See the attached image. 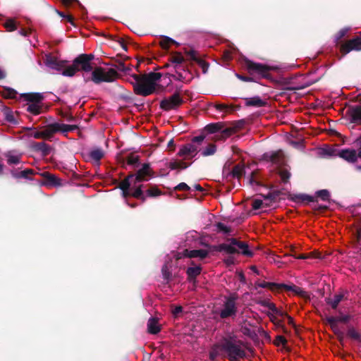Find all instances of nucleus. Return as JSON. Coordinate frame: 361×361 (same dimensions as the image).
<instances>
[{
    "label": "nucleus",
    "instance_id": "35",
    "mask_svg": "<svg viewBox=\"0 0 361 361\" xmlns=\"http://www.w3.org/2000/svg\"><path fill=\"white\" fill-rule=\"evenodd\" d=\"M4 27L8 31H13L16 29V22L13 19L8 18L4 23Z\"/></svg>",
    "mask_w": 361,
    "mask_h": 361
},
{
    "label": "nucleus",
    "instance_id": "16",
    "mask_svg": "<svg viewBox=\"0 0 361 361\" xmlns=\"http://www.w3.org/2000/svg\"><path fill=\"white\" fill-rule=\"evenodd\" d=\"M341 50L345 53H348L352 50H361V37H357L349 40L346 44L342 46Z\"/></svg>",
    "mask_w": 361,
    "mask_h": 361
},
{
    "label": "nucleus",
    "instance_id": "29",
    "mask_svg": "<svg viewBox=\"0 0 361 361\" xmlns=\"http://www.w3.org/2000/svg\"><path fill=\"white\" fill-rule=\"evenodd\" d=\"M222 125L221 123H212L206 126L205 129L210 133H219L221 130Z\"/></svg>",
    "mask_w": 361,
    "mask_h": 361
},
{
    "label": "nucleus",
    "instance_id": "55",
    "mask_svg": "<svg viewBox=\"0 0 361 361\" xmlns=\"http://www.w3.org/2000/svg\"><path fill=\"white\" fill-rule=\"evenodd\" d=\"M270 302H270L269 300H267V299L262 300H259V301L258 302V303H259L260 305L264 306V307H268V306H269V303H270Z\"/></svg>",
    "mask_w": 361,
    "mask_h": 361
},
{
    "label": "nucleus",
    "instance_id": "24",
    "mask_svg": "<svg viewBox=\"0 0 361 361\" xmlns=\"http://www.w3.org/2000/svg\"><path fill=\"white\" fill-rule=\"evenodd\" d=\"M159 44L164 49H168L171 44H175L177 46L179 45V43L167 36H162Z\"/></svg>",
    "mask_w": 361,
    "mask_h": 361
},
{
    "label": "nucleus",
    "instance_id": "48",
    "mask_svg": "<svg viewBox=\"0 0 361 361\" xmlns=\"http://www.w3.org/2000/svg\"><path fill=\"white\" fill-rule=\"evenodd\" d=\"M176 190L188 191L190 187L185 183H180L175 188Z\"/></svg>",
    "mask_w": 361,
    "mask_h": 361
},
{
    "label": "nucleus",
    "instance_id": "43",
    "mask_svg": "<svg viewBox=\"0 0 361 361\" xmlns=\"http://www.w3.org/2000/svg\"><path fill=\"white\" fill-rule=\"evenodd\" d=\"M280 176L282 179V180L286 183L288 180V179L290 178V173H289V171H288L286 169H283V170H281L280 171Z\"/></svg>",
    "mask_w": 361,
    "mask_h": 361
},
{
    "label": "nucleus",
    "instance_id": "3",
    "mask_svg": "<svg viewBox=\"0 0 361 361\" xmlns=\"http://www.w3.org/2000/svg\"><path fill=\"white\" fill-rule=\"evenodd\" d=\"M165 66L173 69L171 75L176 80L188 82L192 78L191 73L185 68V58L180 52L172 53Z\"/></svg>",
    "mask_w": 361,
    "mask_h": 361
},
{
    "label": "nucleus",
    "instance_id": "41",
    "mask_svg": "<svg viewBox=\"0 0 361 361\" xmlns=\"http://www.w3.org/2000/svg\"><path fill=\"white\" fill-rule=\"evenodd\" d=\"M243 172V168L240 165H236L234 166L232 171L233 176L234 177L239 178L242 176Z\"/></svg>",
    "mask_w": 361,
    "mask_h": 361
},
{
    "label": "nucleus",
    "instance_id": "46",
    "mask_svg": "<svg viewBox=\"0 0 361 361\" xmlns=\"http://www.w3.org/2000/svg\"><path fill=\"white\" fill-rule=\"evenodd\" d=\"M161 192L157 188H152L147 190V195L150 197L159 195Z\"/></svg>",
    "mask_w": 361,
    "mask_h": 361
},
{
    "label": "nucleus",
    "instance_id": "56",
    "mask_svg": "<svg viewBox=\"0 0 361 361\" xmlns=\"http://www.w3.org/2000/svg\"><path fill=\"white\" fill-rule=\"evenodd\" d=\"M216 109L220 110V111H227V106L225 105V104H217L216 106Z\"/></svg>",
    "mask_w": 361,
    "mask_h": 361
},
{
    "label": "nucleus",
    "instance_id": "27",
    "mask_svg": "<svg viewBox=\"0 0 361 361\" xmlns=\"http://www.w3.org/2000/svg\"><path fill=\"white\" fill-rule=\"evenodd\" d=\"M216 151V145L214 144L208 145L205 148L201 149L200 154L203 157L213 155Z\"/></svg>",
    "mask_w": 361,
    "mask_h": 361
},
{
    "label": "nucleus",
    "instance_id": "60",
    "mask_svg": "<svg viewBox=\"0 0 361 361\" xmlns=\"http://www.w3.org/2000/svg\"><path fill=\"white\" fill-rule=\"evenodd\" d=\"M308 257H309V256H307L306 255H300L295 257L296 259H307Z\"/></svg>",
    "mask_w": 361,
    "mask_h": 361
},
{
    "label": "nucleus",
    "instance_id": "58",
    "mask_svg": "<svg viewBox=\"0 0 361 361\" xmlns=\"http://www.w3.org/2000/svg\"><path fill=\"white\" fill-rule=\"evenodd\" d=\"M6 119L7 121H8L9 122H11V123H15V120L13 118V116L11 114H8L6 116Z\"/></svg>",
    "mask_w": 361,
    "mask_h": 361
},
{
    "label": "nucleus",
    "instance_id": "61",
    "mask_svg": "<svg viewBox=\"0 0 361 361\" xmlns=\"http://www.w3.org/2000/svg\"><path fill=\"white\" fill-rule=\"evenodd\" d=\"M355 144L358 148H361V136L356 140Z\"/></svg>",
    "mask_w": 361,
    "mask_h": 361
},
{
    "label": "nucleus",
    "instance_id": "4",
    "mask_svg": "<svg viewBox=\"0 0 361 361\" xmlns=\"http://www.w3.org/2000/svg\"><path fill=\"white\" fill-rule=\"evenodd\" d=\"M221 346L231 361H238L246 355V345L240 340L226 339Z\"/></svg>",
    "mask_w": 361,
    "mask_h": 361
},
{
    "label": "nucleus",
    "instance_id": "64",
    "mask_svg": "<svg viewBox=\"0 0 361 361\" xmlns=\"http://www.w3.org/2000/svg\"><path fill=\"white\" fill-rule=\"evenodd\" d=\"M357 159H361V148H358V149L357 151Z\"/></svg>",
    "mask_w": 361,
    "mask_h": 361
},
{
    "label": "nucleus",
    "instance_id": "31",
    "mask_svg": "<svg viewBox=\"0 0 361 361\" xmlns=\"http://www.w3.org/2000/svg\"><path fill=\"white\" fill-rule=\"evenodd\" d=\"M170 267H171V265L167 262L164 264V266L162 267V269H161L163 277L167 281L170 280L171 276V273L169 271Z\"/></svg>",
    "mask_w": 361,
    "mask_h": 361
},
{
    "label": "nucleus",
    "instance_id": "25",
    "mask_svg": "<svg viewBox=\"0 0 361 361\" xmlns=\"http://www.w3.org/2000/svg\"><path fill=\"white\" fill-rule=\"evenodd\" d=\"M7 162L8 164H18L20 161V154L13 152H8L6 154Z\"/></svg>",
    "mask_w": 361,
    "mask_h": 361
},
{
    "label": "nucleus",
    "instance_id": "15",
    "mask_svg": "<svg viewBox=\"0 0 361 361\" xmlns=\"http://www.w3.org/2000/svg\"><path fill=\"white\" fill-rule=\"evenodd\" d=\"M338 156L349 163L357 161V151L354 149H343L338 152Z\"/></svg>",
    "mask_w": 361,
    "mask_h": 361
},
{
    "label": "nucleus",
    "instance_id": "50",
    "mask_svg": "<svg viewBox=\"0 0 361 361\" xmlns=\"http://www.w3.org/2000/svg\"><path fill=\"white\" fill-rule=\"evenodd\" d=\"M56 13H58L59 16H60L61 17L66 19L68 22L70 23H73V18L70 15H65L63 12H61L58 10H56Z\"/></svg>",
    "mask_w": 361,
    "mask_h": 361
},
{
    "label": "nucleus",
    "instance_id": "19",
    "mask_svg": "<svg viewBox=\"0 0 361 361\" xmlns=\"http://www.w3.org/2000/svg\"><path fill=\"white\" fill-rule=\"evenodd\" d=\"M147 330L148 332L152 334H157L160 331V325L157 318L151 317L149 319L147 322Z\"/></svg>",
    "mask_w": 361,
    "mask_h": 361
},
{
    "label": "nucleus",
    "instance_id": "32",
    "mask_svg": "<svg viewBox=\"0 0 361 361\" xmlns=\"http://www.w3.org/2000/svg\"><path fill=\"white\" fill-rule=\"evenodd\" d=\"M343 298V295L341 294L335 295L332 299H329L328 303L331 305L332 308L336 309L339 304V302L341 301Z\"/></svg>",
    "mask_w": 361,
    "mask_h": 361
},
{
    "label": "nucleus",
    "instance_id": "28",
    "mask_svg": "<svg viewBox=\"0 0 361 361\" xmlns=\"http://www.w3.org/2000/svg\"><path fill=\"white\" fill-rule=\"evenodd\" d=\"M35 147L36 150L41 152L44 155L48 154L50 151L49 145L43 142L36 143Z\"/></svg>",
    "mask_w": 361,
    "mask_h": 361
},
{
    "label": "nucleus",
    "instance_id": "17",
    "mask_svg": "<svg viewBox=\"0 0 361 361\" xmlns=\"http://www.w3.org/2000/svg\"><path fill=\"white\" fill-rule=\"evenodd\" d=\"M326 319L328 324L331 326V329L335 332V334H336L340 337V339H342V337L343 336V333L338 328V317L334 316H329L326 317Z\"/></svg>",
    "mask_w": 361,
    "mask_h": 361
},
{
    "label": "nucleus",
    "instance_id": "30",
    "mask_svg": "<svg viewBox=\"0 0 361 361\" xmlns=\"http://www.w3.org/2000/svg\"><path fill=\"white\" fill-rule=\"evenodd\" d=\"M246 104L247 106H254L259 107L264 106V102L259 97H253L247 99V101L246 102Z\"/></svg>",
    "mask_w": 361,
    "mask_h": 361
},
{
    "label": "nucleus",
    "instance_id": "9",
    "mask_svg": "<svg viewBox=\"0 0 361 361\" xmlns=\"http://www.w3.org/2000/svg\"><path fill=\"white\" fill-rule=\"evenodd\" d=\"M245 66L250 74L260 75L263 78H267L269 71L275 69L274 66L255 63L250 60L245 61Z\"/></svg>",
    "mask_w": 361,
    "mask_h": 361
},
{
    "label": "nucleus",
    "instance_id": "12",
    "mask_svg": "<svg viewBox=\"0 0 361 361\" xmlns=\"http://www.w3.org/2000/svg\"><path fill=\"white\" fill-rule=\"evenodd\" d=\"M209 252L207 250L200 249V250H185L183 252H178L174 256L176 257V259L178 260L184 257L188 258H198L200 259H203L207 257Z\"/></svg>",
    "mask_w": 361,
    "mask_h": 361
},
{
    "label": "nucleus",
    "instance_id": "63",
    "mask_svg": "<svg viewBox=\"0 0 361 361\" xmlns=\"http://www.w3.org/2000/svg\"><path fill=\"white\" fill-rule=\"evenodd\" d=\"M250 269H251V270H252L253 272H255V274H257V275H259V272L258 269H257V267H256L255 266H252V267H250Z\"/></svg>",
    "mask_w": 361,
    "mask_h": 361
},
{
    "label": "nucleus",
    "instance_id": "36",
    "mask_svg": "<svg viewBox=\"0 0 361 361\" xmlns=\"http://www.w3.org/2000/svg\"><path fill=\"white\" fill-rule=\"evenodd\" d=\"M255 286L259 288H269L271 290L278 286L276 283L265 281L257 282Z\"/></svg>",
    "mask_w": 361,
    "mask_h": 361
},
{
    "label": "nucleus",
    "instance_id": "47",
    "mask_svg": "<svg viewBox=\"0 0 361 361\" xmlns=\"http://www.w3.org/2000/svg\"><path fill=\"white\" fill-rule=\"evenodd\" d=\"M348 30H349L348 27H345V28L341 30L338 32V33L336 35V39L338 41V40L341 39V38H343L345 35V34L348 32Z\"/></svg>",
    "mask_w": 361,
    "mask_h": 361
},
{
    "label": "nucleus",
    "instance_id": "42",
    "mask_svg": "<svg viewBox=\"0 0 361 361\" xmlns=\"http://www.w3.org/2000/svg\"><path fill=\"white\" fill-rule=\"evenodd\" d=\"M33 174V171L32 169H26L22 171L19 174L13 173V176L16 178H27L28 175Z\"/></svg>",
    "mask_w": 361,
    "mask_h": 361
},
{
    "label": "nucleus",
    "instance_id": "62",
    "mask_svg": "<svg viewBox=\"0 0 361 361\" xmlns=\"http://www.w3.org/2000/svg\"><path fill=\"white\" fill-rule=\"evenodd\" d=\"M216 355H217V354H216V352H214V350H212V351L210 353V358H211L212 360H214V359H215V357H216Z\"/></svg>",
    "mask_w": 361,
    "mask_h": 361
},
{
    "label": "nucleus",
    "instance_id": "14",
    "mask_svg": "<svg viewBox=\"0 0 361 361\" xmlns=\"http://www.w3.org/2000/svg\"><path fill=\"white\" fill-rule=\"evenodd\" d=\"M25 99L32 103L29 104L27 110L34 115H38L41 112V106L39 104V101L41 99V96L39 94H23Z\"/></svg>",
    "mask_w": 361,
    "mask_h": 361
},
{
    "label": "nucleus",
    "instance_id": "20",
    "mask_svg": "<svg viewBox=\"0 0 361 361\" xmlns=\"http://www.w3.org/2000/svg\"><path fill=\"white\" fill-rule=\"evenodd\" d=\"M143 181L147 180L148 178L151 176V169L148 164H144L140 169L138 170L136 174H134Z\"/></svg>",
    "mask_w": 361,
    "mask_h": 361
},
{
    "label": "nucleus",
    "instance_id": "5",
    "mask_svg": "<svg viewBox=\"0 0 361 361\" xmlns=\"http://www.w3.org/2000/svg\"><path fill=\"white\" fill-rule=\"evenodd\" d=\"M142 182L143 180L134 174L128 176L120 185L123 197H126L129 195L130 191H131V195L133 197L142 198Z\"/></svg>",
    "mask_w": 361,
    "mask_h": 361
},
{
    "label": "nucleus",
    "instance_id": "11",
    "mask_svg": "<svg viewBox=\"0 0 361 361\" xmlns=\"http://www.w3.org/2000/svg\"><path fill=\"white\" fill-rule=\"evenodd\" d=\"M44 64L49 68L61 73V74L62 72L68 67V66H67V61L59 60L50 54L46 55Z\"/></svg>",
    "mask_w": 361,
    "mask_h": 361
},
{
    "label": "nucleus",
    "instance_id": "8",
    "mask_svg": "<svg viewBox=\"0 0 361 361\" xmlns=\"http://www.w3.org/2000/svg\"><path fill=\"white\" fill-rule=\"evenodd\" d=\"M77 128L75 125H68L61 123H54L49 124L46 129L42 131V137L49 138L53 134L57 132H61L63 133H68L69 131L74 130Z\"/></svg>",
    "mask_w": 361,
    "mask_h": 361
},
{
    "label": "nucleus",
    "instance_id": "44",
    "mask_svg": "<svg viewBox=\"0 0 361 361\" xmlns=\"http://www.w3.org/2000/svg\"><path fill=\"white\" fill-rule=\"evenodd\" d=\"M269 310H270L274 314H279L282 316L283 312L279 310L276 305L273 302H270L268 306Z\"/></svg>",
    "mask_w": 361,
    "mask_h": 361
},
{
    "label": "nucleus",
    "instance_id": "26",
    "mask_svg": "<svg viewBox=\"0 0 361 361\" xmlns=\"http://www.w3.org/2000/svg\"><path fill=\"white\" fill-rule=\"evenodd\" d=\"M267 201V198H264V200L255 199L252 202V209L255 210L265 209L268 205Z\"/></svg>",
    "mask_w": 361,
    "mask_h": 361
},
{
    "label": "nucleus",
    "instance_id": "22",
    "mask_svg": "<svg viewBox=\"0 0 361 361\" xmlns=\"http://www.w3.org/2000/svg\"><path fill=\"white\" fill-rule=\"evenodd\" d=\"M104 152L99 147H94L89 152L90 158L95 161L97 164L99 163L100 159L104 157Z\"/></svg>",
    "mask_w": 361,
    "mask_h": 361
},
{
    "label": "nucleus",
    "instance_id": "40",
    "mask_svg": "<svg viewBox=\"0 0 361 361\" xmlns=\"http://www.w3.org/2000/svg\"><path fill=\"white\" fill-rule=\"evenodd\" d=\"M17 94H18L17 92L15 90L11 89V88L6 89L4 92V95L6 97L11 98V99L16 98L17 96Z\"/></svg>",
    "mask_w": 361,
    "mask_h": 361
},
{
    "label": "nucleus",
    "instance_id": "6",
    "mask_svg": "<svg viewBox=\"0 0 361 361\" xmlns=\"http://www.w3.org/2000/svg\"><path fill=\"white\" fill-rule=\"evenodd\" d=\"M204 140L202 135L195 137L190 143L180 148L178 154L185 159L195 158L200 152Z\"/></svg>",
    "mask_w": 361,
    "mask_h": 361
},
{
    "label": "nucleus",
    "instance_id": "7",
    "mask_svg": "<svg viewBox=\"0 0 361 361\" xmlns=\"http://www.w3.org/2000/svg\"><path fill=\"white\" fill-rule=\"evenodd\" d=\"M223 249L229 253H241L243 255L251 257L253 253L246 243L232 239L229 244L223 245Z\"/></svg>",
    "mask_w": 361,
    "mask_h": 361
},
{
    "label": "nucleus",
    "instance_id": "45",
    "mask_svg": "<svg viewBox=\"0 0 361 361\" xmlns=\"http://www.w3.org/2000/svg\"><path fill=\"white\" fill-rule=\"evenodd\" d=\"M182 312L183 307L181 306H176L171 310L172 314L174 317H178Z\"/></svg>",
    "mask_w": 361,
    "mask_h": 361
},
{
    "label": "nucleus",
    "instance_id": "21",
    "mask_svg": "<svg viewBox=\"0 0 361 361\" xmlns=\"http://www.w3.org/2000/svg\"><path fill=\"white\" fill-rule=\"evenodd\" d=\"M350 119L353 123L361 124V106H357L350 110Z\"/></svg>",
    "mask_w": 361,
    "mask_h": 361
},
{
    "label": "nucleus",
    "instance_id": "2",
    "mask_svg": "<svg viewBox=\"0 0 361 361\" xmlns=\"http://www.w3.org/2000/svg\"><path fill=\"white\" fill-rule=\"evenodd\" d=\"M161 77L160 73L154 72L142 75H133L130 82L136 94L146 97L155 92Z\"/></svg>",
    "mask_w": 361,
    "mask_h": 361
},
{
    "label": "nucleus",
    "instance_id": "38",
    "mask_svg": "<svg viewBox=\"0 0 361 361\" xmlns=\"http://www.w3.org/2000/svg\"><path fill=\"white\" fill-rule=\"evenodd\" d=\"M348 336L354 340H359L360 338L359 332H357L354 328H350L348 329Z\"/></svg>",
    "mask_w": 361,
    "mask_h": 361
},
{
    "label": "nucleus",
    "instance_id": "57",
    "mask_svg": "<svg viewBox=\"0 0 361 361\" xmlns=\"http://www.w3.org/2000/svg\"><path fill=\"white\" fill-rule=\"evenodd\" d=\"M276 339L278 343L285 344V343L286 342V338L281 336H277Z\"/></svg>",
    "mask_w": 361,
    "mask_h": 361
},
{
    "label": "nucleus",
    "instance_id": "10",
    "mask_svg": "<svg viewBox=\"0 0 361 361\" xmlns=\"http://www.w3.org/2000/svg\"><path fill=\"white\" fill-rule=\"evenodd\" d=\"M236 298L231 295L226 298L220 312V317L223 319L235 316L237 312Z\"/></svg>",
    "mask_w": 361,
    "mask_h": 361
},
{
    "label": "nucleus",
    "instance_id": "53",
    "mask_svg": "<svg viewBox=\"0 0 361 361\" xmlns=\"http://www.w3.org/2000/svg\"><path fill=\"white\" fill-rule=\"evenodd\" d=\"M337 317L338 319V323L339 322L345 323L349 320V316H348V315H341V316H338Z\"/></svg>",
    "mask_w": 361,
    "mask_h": 361
},
{
    "label": "nucleus",
    "instance_id": "1",
    "mask_svg": "<svg viewBox=\"0 0 361 361\" xmlns=\"http://www.w3.org/2000/svg\"><path fill=\"white\" fill-rule=\"evenodd\" d=\"M93 54H80L73 61V64L68 66L63 72L62 75L73 77L78 71H82L86 73L92 71L91 78H84L85 82L92 80L95 84L101 82H112L118 78V73L114 68H105L97 67L93 69L91 61L94 59Z\"/></svg>",
    "mask_w": 361,
    "mask_h": 361
},
{
    "label": "nucleus",
    "instance_id": "37",
    "mask_svg": "<svg viewBox=\"0 0 361 361\" xmlns=\"http://www.w3.org/2000/svg\"><path fill=\"white\" fill-rule=\"evenodd\" d=\"M317 196L320 197L322 200H328L329 198V192L327 190H321L316 192Z\"/></svg>",
    "mask_w": 361,
    "mask_h": 361
},
{
    "label": "nucleus",
    "instance_id": "54",
    "mask_svg": "<svg viewBox=\"0 0 361 361\" xmlns=\"http://www.w3.org/2000/svg\"><path fill=\"white\" fill-rule=\"evenodd\" d=\"M63 4H64L66 6H70L73 3H78V0H61Z\"/></svg>",
    "mask_w": 361,
    "mask_h": 361
},
{
    "label": "nucleus",
    "instance_id": "34",
    "mask_svg": "<svg viewBox=\"0 0 361 361\" xmlns=\"http://www.w3.org/2000/svg\"><path fill=\"white\" fill-rule=\"evenodd\" d=\"M233 130L232 128H226L224 129L220 130L219 133L216 135L218 137H220L219 139H226L231 135L233 133Z\"/></svg>",
    "mask_w": 361,
    "mask_h": 361
},
{
    "label": "nucleus",
    "instance_id": "23",
    "mask_svg": "<svg viewBox=\"0 0 361 361\" xmlns=\"http://www.w3.org/2000/svg\"><path fill=\"white\" fill-rule=\"evenodd\" d=\"M202 268L200 265H194L188 268L187 275L190 281L194 280L201 273Z\"/></svg>",
    "mask_w": 361,
    "mask_h": 361
},
{
    "label": "nucleus",
    "instance_id": "59",
    "mask_svg": "<svg viewBox=\"0 0 361 361\" xmlns=\"http://www.w3.org/2000/svg\"><path fill=\"white\" fill-rule=\"evenodd\" d=\"M33 137L35 138H41L42 137V131L41 132H36L33 134Z\"/></svg>",
    "mask_w": 361,
    "mask_h": 361
},
{
    "label": "nucleus",
    "instance_id": "52",
    "mask_svg": "<svg viewBox=\"0 0 361 361\" xmlns=\"http://www.w3.org/2000/svg\"><path fill=\"white\" fill-rule=\"evenodd\" d=\"M217 228H218L220 231H224V232H225V233H226V232H228V229L227 226H226L225 224H222V223H219V224H217Z\"/></svg>",
    "mask_w": 361,
    "mask_h": 361
},
{
    "label": "nucleus",
    "instance_id": "33",
    "mask_svg": "<svg viewBox=\"0 0 361 361\" xmlns=\"http://www.w3.org/2000/svg\"><path fill=\"white\" fill-rule=\"evenodd\" d=\"M283 157V153L282 151H278L276 152H274L270 156V159L273 163L280 164H281V159Z\"/></svg>",
    "mask_w": 361,
    "mask_h": 361
},
{
    "label": "nucleus",
    "instance_id": "13",
    "mask_svg": "<svg viewBox=\"0 0 361 361\" xmlns=\"http://www.w3.org/2000/svg\"><path fill=\"white\" fill-rule=\"evenodd\" d=\"M183 103V99L179 94H173L172 96L163 99L160 106L165 111L176 109Z\"/></svg>",
    "mask_w": 361,
    "mask_h": 361
},
{
    "label": "nucleus",
    "instance_id": "18",
    "mask_svg": "<svg viewBox=\"0 0 361 361\" xmlns=\"http://www.w3.org/2000/svg\"><path fill=\"white\" fill-rule=\"evenodd\" d=\"M317 153L321 157L338 156L337 150L333 147L325 146L318 149Z\"/></svg>",
    "mask_w": 361,
    "mask_h": 361
},
{
    "label": "nucleus",
    "instance_id": "49",
    "mask_svg": "<svg viewBox=\"0 0 361 361\" xmlns=\"http://www.w3.org/2000/svg\"><path fill=\"white\" fill-rule=\"evenodd\" d=\"M297 198L302 200V201H307V202H312L313 198L311 196L300 194L297 196Z\"/></svg>",
    "mask_w": 361,
    "mask_h": 361
},
{
    "label": "nucleus",
    "instance_id": "39",
    "mask_svg": "<svg viewBox=\"0 0 361 361\" xmlns=\"http://www.w3.org/2000/svg\"><path fill=\"white\" fill-rule=\"evenodd\" d=\"M170 166L172 169H183L187 168V165L183 161H173L170 164Z\"/></svg>",
    "mask_w": 361,
    "mask_h": 361
},
{
    "label": "nucleus",
    "instance_id": "51",
    "mask_svg": "<svg viewBox=\"0 0 361 361\" xmlns=\"http://www.w3.org/2000/svg\"><path fill=\"white\" fill-rule=\"evenodd\" d=\"M138 162V157L137 156H131L128 159V163L131 165H135Z\"/></svg>",
    "mask_w": 361,
    "mask_h": 361
}]
</instances>
